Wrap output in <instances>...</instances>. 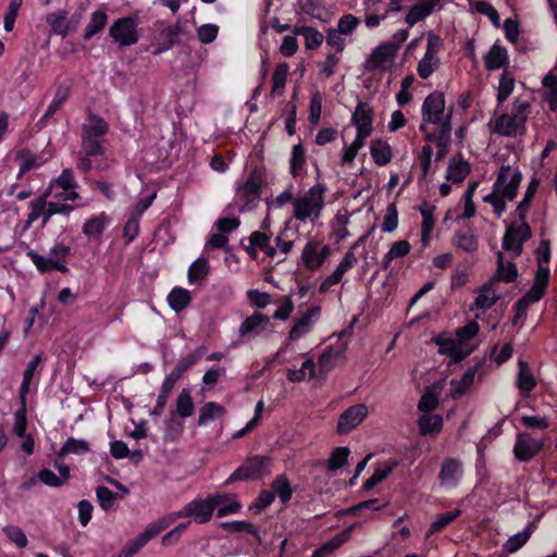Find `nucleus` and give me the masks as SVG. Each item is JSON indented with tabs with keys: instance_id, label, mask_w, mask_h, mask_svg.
<instances>
[{
	"instance_id": "1",
	"label": "nucleus",
	"mask_w": 557,
	"mask_h": 557,
	"mask_svg": "<svg viewBox=\"0 0 557 557\" xmlns=\"http://www.w3.org/2000/svg\"><path fill=\"white\" fill-rule=\"evenodd\" d=\"M530 114V103L516 99L510 113L494 114L488 122L492 133L504 137H521L525 134V123Z\"/></svg>"
},
{
	"instance_id": "2",
	"label": "nucleus",
	"mask_w": 557,
	"mask_h": 557,
	"mask_svg": "<svg viewBox=\"0 0 557 557\" xmlns=\"http://www.w3.org/2000/svg\"><path fill=\"white\" fill-rule=\"evenodd\" d=\"M326 187L315 184L293 201V216L301 222L314 224L321 216L325 206Z\"/></svg>"
},
{
	"instance_id": "3",
	"label": "nucleus",
	"mask_w": 557,
	"mask_h": 557,
	"mask_svg": "<svg viewBox=\"0 0 557 557\" xmlns=\"http://www.w3.org/2000/svg\"><path fill=\"white\" fill-rule=\"evenodd\" d=\"M421 115L420 132H425L430 125L451 127L453 110L446 109L445 96L441 91H433L425 97L421 107Z\"/></svg>"
},
{
	"instance_id": "4",
	"label": "nucleus",
	"mask_w": 557,
	"mask_h": 557,
	"mask_svg": "<svg viewBox=\"0 0 557 557\" xmlns=\"http://www.w3.org/2000/svg\"><path fill=\"white\" fill-rule=\"evenodd\" d=\"M108 132L107 122L96 115H89L82 127V149L88 156H103L104 146L102 137Z\"/></svg>"
},
{
	"instance_id": "5",
	"label": "nucleus",
	"mask_w": 557,
	"mask_h": 557,
	"mask_svg": "<svg viewBox=\"0 0 557 557\" xmlns=\"http://www.w3.org/2000/svg\"><path fill=\"white\" fill-rule=\"evenodd\" d=\"M263 176L260 170H252L245 183L237 187L234 203L239 212L250 210L257 205L261 196Z\"/></svg>"
},
{
	"instance_id": "6",
	"label": "nucleus",
	"mask_w": 557,
	"mask_h": 557,
	"mask_svg": "<svg viewBox=\"0 0 557 557\" xmlns=\"http://www.w3.org/2000/svg\"><path fill=\"white\" fill-rule=\"evenodd\" d=\"M271 473V460L263 456L247 458L226 480L225 485L235 481L260 480Z\"/></svg>"
},
{
	"instance_id": "7",
	"label": "nucleus",
	"mask_w": 557,
	"mask_h": 557,
	"mask_svg": "<svg viewBox=\"0 0 557 557\" xmlns=\"http://www.w3.org/2000/svg\"><path fill=\"white\" fill-rule=\"evenodd\" d=\"M443 46L441 37L433 33L428 34L426 50L417 66V73L422 79L429 78L440 66L438 52Z\"/></svg>"
},
{
	"instance_id": "8",
	"label": "nucleus",
	"mask_w": 557,
	"mask_h": 557,
	"mask_svg": "<svg viewBox=\"0 0 557 557\" xmlns=\"http://www.w3.org/2000/svg\"><path fill=\"white\" fill-rule=\"evenodd\" d=\"M531 228L527 222L511 223L504 235L503 248L518 257L522 252L523 243L531 237Z\"/></svg>"
},
{
	"instance_id": "9",
	"label": "nucleus",
	"mask_w": 557,
	"mask_h": 557,
	"mask_svg": "<svg viewBox=\"0 0 557 557\" xmlns=\"http://www.w3.org/2000/svg\"><path fill=\"white\" fill-rule=\"evenodd\" d=\"M401 0H368L366 2V25L370 28L380 25L391 11L400 10Z\"/></svg>"
},
{
	"instance_id": "10",
	"label": "nucleus",
	"mask_w": 557,
	"mask_h": 557,
	"mask_svg": "<svg viewBox=\"0 0 557 557\" xmlns=\"http://www.w3.org/2000/svg\"><path fill=\"white\" fill-rule=\"evenodd\" d=\"M110 36L121 46H132L138 41L136 18L126 16L116 20L110 27Z\"/></svg>"
},
{
	"instance_id": "11",
	"label": "nucleus",
	"mask_w": 557,
	"mask_h": 557,
	"mask_svg": "<svg viewBox=\"0 0 557 557\" xmlns=\"http://www.w3.org/2000/svg\"><path fill=\"white\" fill-rule=\"evenodd\" d=\"M521 180L522 175L518 169H512L509 165H503L494 186L496 190H500V193L506 196L507 200H512L517 195Z\"/></svg>"
},
{
	"instance_id": "12",
	"label": "nucleus",
	"mask_w": 557,
	"mask_h": 557,
	"mask_svg": "<svg viewBox=\"0 0 557 557\" xmlns=\"http://www.w3.org/2000/svg\"><path fill=\"white\" fill-rule=\"evenodd\" d=\"M331 253L329 246L317 240H309L301 252V261L309 271H315L322 267Z\"/></svg>"
},
{
	"instance_id": "13",
	"label": "nucleus",
	"mask_w": 557,
	"mask_h": 557,
	"mask_svg": "<svg viewBox=\"0 0 557 557\" xmlns=\"http://www.w3.org/2000/svg\"><path fill=\"white\" fill-rule=\"evenodd\" d=\"M463 475L462 462L456 458H445L438 472L442 488L451 490L458 486Z\"/></svg>"
},
{
	"instance_id": "14",
	"label": "nucleus",
	"mask_w": 557,
	"mask_h": 557,
	"mask_svg": "<svg viewBox=\"0 0 557 557\" xmlns=\"http://www.w3.org/2000/svg\"><path fill=\"white\" fill-rule=\"evenodd\" d=\"M396 48L394 45L385 44L376 47L366 60L363 67L367 72L387 70L394 62Z\"/></svg>"
},
{
	"instance_id": "15",
	"label": "nucleus",
	"mask_w": 557,
	"mask_h": 557,
	"mask_svg": "<svg viewBox=\"0 0 557 557\" xmlns=\"http://www.w3.org/2000/svg\"><path fill=\"white\" fill-rule=\"evenodd\" d=\"M271 325L269 317L261 312H253L247 317L238 329L240 342H248L251 338L260 335L264 330Z\"/></svg>"
},
{
	"instance_id": "16",
	"label": "nucleus",
	"mask_w": 557,
	"mask_h": 557,
	"mask_svg": "<svg viewBox=\"0 0 557 557\" xmlns=\"http://www.w3.org/2000/svg\"><path fill=\"white\" fill-rule=\"evenodd\" d=\"M543 448V442L533 438L529 433H519L513 446L515 457L519 461H530Z\"/></svg>"
},
{
	"instance_id": "17",
	"label": "nucleus",
	"mask_w": 557,
	"mask_h": 557,
	"mask_svg": "<svg viewBox=\"0 0 557 557\" xmlns=\"http://www.w3.org/2000/svg\"><path fill=\"white\" fill-rule=\"evenodd\" d=\"M368 416V407L364 404H357L346 409L338 418L337 433L347 434L359 425Z\"/></svg>"
},
{
	"instance_id": "18",
	"label": "nucleus",
	"mask_w": 557,
	"mask_h": 557,
	"mask_svg": "<svg viewBox=\"0 0 557 557\" xmlns=\"http://www.w3.org/2000/svg\"><path fill=\"white\" fill-rule=\"evenodd\" d=\"M221 498V496H211L209 494L206 498H195L189 502L191 517L195 522L203 524L210 521Z\"/></svg>"
},
{
	"instance_id": "19",
	"label": "nucleus",
	"mask_w": 557,
	"mask_h": 557,
	"mask_svg": "<svg viewBox=\"0 0 557 557\" xmlns=\"http://www.w3.org/2000/svg\"><path fill=\"white\" fill-rule=\"evenodd\" d=\"M158 529L150 522L136 537L128 541L116 557H133L138 554L151 540L159 535Z\"/></svg>"
},
{
	"instance_id": "20",
	"label": "nucleus",
	"mask_w": 557,
	"mask_h": 557,
	"mask_svg": "<svg viewBox=\"0 0 557 557\" xmlns=\"http://www.w3.org/2000/svg\"><path fill=\"white\" fill-rule=\"evenodd\" d=\"M319 314L320 307H312L307 310L298 320H296L288 334L289 341L295 342L305 336L311 330L313 319H317Z\"/></svg>"
},
{
	"instance_id": "21",
	"label": "nucleus",
	"mask_w": 557,
	"mask_h": 557,
	"mask_svg": "<svg viewBox=\"0 0 557 557\" xmlns=\"http://www.w3.org/2000/svg\"><path fill=\"white\" fill-rule=\"evenodd\" d=\"M248 239L249 246L247 247V251L252 258H256L258 250H262L265 256L271 259L276 256V248L270 244V238L264 233L259 231L252 232Z\"/></svg>"
},
{
	"instance_id": "22",
	"label": "nucleus",
	"mask_w": 557,
	"mask_h": 557,
	"mask_svg": "<svg viewBox=\"0 0 557 557\" xmlns=\"http://www.w3.org/2000/svg\"><path fill=\"white\" fill-rule=\"evenodd\" d=\"M373 111L367 102H359L352 113L351 122L356 126L357 132H367L371 134Z\"/></svg>"
},
{
	"instance_id": "23",
	"label": "nucleus",
	"mask_w": 557,
	"mask_h": 557,
	"mask_svg": "<svg viewBox=\"0 0 557 557\" xmlns=\"http://www.w3.org/2000/svg\"><path fill=\"white\" fill-rule=\"evenodd\" d=\"M16 159L20 162L17 178L23 177L30 170L37 169L47 162V158H44L41 154H35L28 149L18 151Z\"/></svg>"
},
{
	"instance_id": "24",
	"label": "nucleus",
	"mask_w": 557,
	"mask_h": 557,
	"mask_svg": "<svg viewBox=\"0 0 557 557\" xmlns=\"http://www.w3.org/2000/svg\"><path fill=\"white\" fill-rule=\"evenodd\" d=\"M419 211L422 215L421 242L426 246L435 225V219L433 215L435 206L424 201L419 206Z\"/></svg>"
},
{
	"instance_id": "25",
	"label": "nucleus",
	"mask_w": 557,
	"mask_h": 557,
	"mask_svg": "<svg viewBox=\"0 0 557 557\" xmlns=\"http://www.w3.org/2000/svg\"><path fill=\"white\" fill-rule=\"evenodd\" d=\"M485 67L488 71L499 70L508 64V54L506 48L494 44L484 55Z\"/></svg>"
},
{
	"instance_id": "26",
	"label": "nucleus",
	"mask_w": 557,
	"mask_h": 557,
	"mask_svg": "<svg viewBox=\"0 0 557 557\" xmlns=\"http://www.w3.org/2000/svg\"><path fill=\"white\" fill-rule=\"evenodd\" d=\"M518 367L519 371L517 376V387L524 396L528 397L530 393L535 388L536 380L532 374L528 362L519 360Z\"/></svg>"
},
{
	"instance_id": "27",
	"label": "nucleus",
	"mask_w": 557,
	"mask_h": 557,
	"mask_svg": "<svg viewBox=\"0 0 557 557\" xmlns=\"http://www.w3.org/2000/svg\"><path fill=\"white\" fill-rule=\"evenodd\" d=\"M49 196L50 189H46L41 196L33 199L28 203L30 211L27 214L25 228H28L39 218H42V220L45 219V215L47 214V199Z\"/></svg>"
},
{
	"instance_id": "28",
	"label": "nucleus",
	"mask_w": 557,
	"mask_h": 557,
	"mask_svg": "<svg viewBox=\"0 0 557 557\" xmlns=\"http://www.w3.org/2000/svg\"><path fill=\"white\" fill-rule=\"evenodd\" d=\"M110 223V218L104 212L88 219L83 225V233L87 237H99Z\"/></svg>"
},
{
	"instance_id": "29",
	"label": "nucleus",
	"mask_w": 557,
	"mask_h": 557,
	"mask_svg": "<svg viewBox=\"0 0 557 557\" xmlns=\"http://www.w3.org/2000/svg\"><path fill=\"white\" fill-rule=\"evenodd\" d=\"M370 153L375 164L383 166L392 160V148L382 139H373L370 144Z\"/></svg>"
},
{
	"instance_id": "30",
	"label": "nucleus",
	"mask_w": 557,
	"mask_h": 557,
	"mask_svg": "<svg viewBox=\"0 0 557 557\" xmlns=\"http://www.w3.org/2000/svg\"><path fill=\"white\" fill-rule=\"evenodd\" d=\"M470 172V164L461 158H451L447 168L446 178L453 183H461Z\"/></svg>"
},
{
	"instance_id": "31",
	"label": "nucleus",
	"mask_w": 557,
	"mask_h": 557,
	"mask_svg": "<svg viewBox=\"0 0 557 557\" xmlns=\"http://www.w3.org/2000/svg\"><path fill=\"white\" fill-rule=\"evenodd\" d=\"M226 409L215 403L208 401L199 409L198 425H207L210 421L224 417Z\"/></svg>"
},
{
	"instance_id": "32",
	"label": "nucleus",
	"mask_w": 557,
	"mask_h": 557,
	"mask_svg": "<svg viewBox=\"0 0 557 557\" xmlns=\"http://www.w3.org/2000/svg\"><path fill=\"white\" fill-rule=\"evenodd\" d=\"M211 496H221V500H219V504L216 506L218 517H225L228 515L238 513L242 509V504L236 499V496L233 494H226V493H214L211 494Z\"/></svg>"
},
{
	"instance_id": "33",
	"label": "nucleus",
	"mask_w": 557,
	"mask_h": 557,
	"mask_svg": "<svg viewBox=\"0 0 557 557\" xmlns=\"http://www.w3.org/2000/svg\"><path fill=\"white\" fill-rule=\"evenodd\" d=\"M436 343L438 345L440 352L451 356L455 361L463 359L469 354V351L463 350V346L458 339L440 338Z\"/></svg>"
},
{
	"instance_id": "34",
	"label": "nucleus",
	"mask_w": 557,
	"mask_h": 557,
	"mask_svg": "<svg viewBox=\"0 0 557 557\" xmlns=\"http://www.w3.org/2000/svg\"><path fill=\"white\" fill-rule=\"evenodd\" d=\"M27 256L40 272H49L52 270H58L62 273L69 272V268L65 264L54 261V259L49 256L44 257L34 251H29Z\"/></svg>"
},
{
	"instance_id": "35",
	"label": "nucleus",
	"mask_w": 557,
	"mask_h": 557,
	"mask_svg": "<svg viewBox=\"0 0 557 557\" xmlns=\"http://www.w3.org/2000/svg\"><path fill=\"white\" fill-rule=\"evenodd\" d=\"M444 381H438L423 394L419 400L418 408L421 411L430 412L434 410L438 405L437 394L443 389Z\"/></svg>"
},
{
	"instance_id": "36",
	"label": "nucleus",
	"mask_w": 557,
	"mask_h": 557,
	"mask_svg": "<svg viewBox=\"0 0 557 557\" xmlns=\"http://www.w3.org/2000/svg\"><path fill=\"white\" fill-rule=\"evenodd\" d=\"M191 301L190 292L182 288L174 287L168 295L169 306L175 311H183Z\"/></svg>"
},
{
	"instance_id": "37",
	"label": "nucleus",
	"mask_w": 557,
	"mask_h": 557,
	"mask_svg": "<svg viewBox=\"0 0 557 557\" xmlns=\"http://www.w3.org/2000/svg\"><path fill=\"white\" fill-rule=\"evenodd\" d=\"M108 22V15L106 11L98 10L91 13L90 20L85 27L84 38L86 40L91 39L95 35L100 33Z\"/></svg>"
},
{
	"instance_id": "38",
	"label": "nucleus",
	"mask_w": 557,
	"mask_h": 557,
	"mask_svg": "<svg viewBox=\"0 0 557 557\" xmlns=\"http://www.w3.org/2000/svg\"><path fill=\"white\" fill-rule=\"evenodd\" d=\"M294 34L304 36L305 46L310 50L319 48L324 40L323 34L310 26H298L294 29Z\"/></svg>"
},
{
	"instance_id": "39",
	"label": "nucleus",
	"mask_w": 557,
	"mask_h": 557,
	"mask_svg": "<svg viewBox=\"0 0 557 557\" xmlns=\"http://www.w3.org/2000/svg\"><path fill=\"white\" fill-rule=\"evenodd\" d=\"M410 249L411 246L407 240H397L393 243L389 250L381 261L382 269L387 270L394 259L407 256L410 252Z\"/></svg>"
},
{
	"instance_id": "40",
	"label": "nucleus",
	"mask_w": 557,
	"mask_h": 557,
	"mask_svg": "<svg viewBox=\"0 0 557 557\" xmlns=\"http://www.w3.org/2000/svg\"><path fill=\"white\" fill-rule=\"evenodd\" d=\"M175 382H176V377L171 374V375H168L164 381L162 382V385H161V388H160V392H159V395H158V398H157V404L152 410V414L153 416H159L166 403H168V398L175 385Z\"/></svg>"
},
{
	"instance_id": "41",
	"label": "nucleus",
	"mask_w": 557,
	"mask_h": 557,
	"mask_svg": "<svg viewBox=\"0 0 557 557\" xmlns=\"http://www.w3.org/2000/svg\"><path fill=\"white\" fill-rule=\"evenodd\" d=\"M532 529L530 525L525 527L521 532H518L510 536L503 545V549L508 554H513L523 547L530 540Z\"/></svg>"
},
{
	"instance_id": "42",
	"label": "nucleus",
	"mask_w": 557,
	"mask_h": 557,
	"mask_svg": "<svg viewBox=\"0 0 557 557\" xmlns=\"http://www.w3.org/2000/svg\"><path fill=\"white\" fill-rule=\"evenodd\" d=\"M289 66L286 62H282L276 65L272 76V90L273 97L281 96L284 91Z\"/></svg>"
},
{
	"instance_id": "43",
	"label": "nucleus",
	"mask_w": 557,
	"mask_h": 557,
	"mask_svg": "<svg viewBox=\"0 0 557 557\" xmlns=\"http://www.w3.org/2000/svg\"><path fill=\"white\" fill-rule=\"evenodd\" d=\"M54 187H58L60 189L67 190L78 187V183L75 178V174L72 169H64L62 170L61 174L53 181L50 182L47 189H50V194L52 193V189Z\"/></svg>"
},
{
	"instance_id": "44",
	"label": "nucleus",
	"mask_w": 557,
	"mask_h": 557,
	"mask_svg": "<svg viewBox=\"0 0 557 557\" xmlns=\"http://www.w3.org/2000/svg\"><path fill=\"white\" fill-rule=\"evenodd\" d=\"M348 539V533L343 532L317 548L311 557H327L339 548Z\"/></svg>"
},
{
	"instance_id": "45",
	"label": "nucleus",
	"mask_w": 557,
	"mask_h": 557,
	"mask_svg": "<svg viewBox=\"0 0 557 557\" xmlns=\"http://www.w3.org/2000/svg\"><path fill=\"white\" fill-rule=\"evenodd\" d=\"M494 284H495V282H491L488 284H485L481 288L478 297L475 298V302H474L476 308L488 309L495 305V302L497 301V299L499 297L493 289Z\"/></svg>"
},
{
	"instance_id": "46",
	"label": "nucleus",
	"mask_w": 557,
	"mask_h": 557,
	"mask_svg": "<svg viewBox=\"0 0 557 557\" xmlns=\"http://www.w3.org/2000/svg\"><path fill=\"white\" fill-rule=\"evenodd\" d=\"M195 405L188 388L182 389L176 399V413L182 418L194 414Z\"/></svg>"
},
{
	"instance_id": "47",
	"label": "nucleus",
	"mask_w": 557,
	"mask_h": 557,
	"mask_svg": "<svg viewBox=\"0 0 557 557\" xmlns=\"http://www.w3.org/2000/svg\"><path fill=\"white\" fill-rule=\"evenodd\" d=\"M187 517H191V509L189 503L186 504L183 509L171 512L168 516H164L156 521H152V523L158 529L159 533H161L163 530H165L172 523H174L177 519Z\"/></svg>"
},
{
	"instance_id": "48",
	"label": "nucleus",
	"mask_w": 557,
	"mask_h": 557,
	"mask_svg": "<svg viewBox=\"0 0 557 557\" xmlns=\"http://www.w3.org/2000/svg\"><path fill=\"white\" fill-rule=\"evenodd\" d=\"M497 261H498L497 274H496V278L493 282H496V281L513 282L518 274L516 264L513 262L504 263V258H503L502 252H498Z\"/></svg>"
},
{
	"instance_id": "49",
	"label": "nucleus",
	"mask_w": 557,
	"mask_h": 557,
	"mask_svg": "<svg viewBox=\"0 0 557 557\" xmlns=\"http://www.w3.org/2000/svg\"><path fill=\"white\" fill-rule=\"evenodd\" d=\"M209 272V263L206 259L195 260L188 269V282L196 284L202 282Z\"/></svg>"
},
{
	"instance_id": "50",
	"label": "nucleus",
	"mask_w": 557,
	"mask_h": 557,
	"mask_svg": "<svg viewBox=\"0 0 557 557\" xmlns=\"http://www.w3.org/2000/svg\"><path fill=\"white\" fill-rule=\"evenodd\" d=\"M47 23L54 34L65 37L69 34V23L64 11H58L47 16Z\"/></svg>"
},
{
	"instance_id": "51",
	"label": "nucleus",
	"mask_w": 557,
	"mask_h": 557,
	"mask_svg": "<svg viewBox=\"0 0 557 557\" xmlns=\"http://www.w3.org/2000/svg\"><path fill=\"white\" fill-rule=\"evenodd\" d=\"M442 426L443 419L438 414H423L419 420L420 433L422 435L437 433Z\"/></svg>"
},
{
	"instance_id": "52",
	"label": "nucleus",
	"mask_w": 557,
	"mask_h": 557,
	"mask_svg": "<svg viewBox=\"0 0 557 557\" xmlns=\"http://www.w3.org/2000/svg\"><path fill=\"white\" fill-rule=\"evenodd\" d=\"M461 515L460 509H455L451 511H447L445 513L440 515L431 524L426 532V536H431L440 531H442L445 527L451 523L455 519H457Z\"/></svg>"
},
{
	"instance_id": "53",
	"label": "nucleus",
	"mask_w": 557,
	"mask_h": 557,
	"mask_svg": "<svg viewBox=\"0 0 557 557\" xmlns=\"http://www.w3.org/2000/svg\"><path fill=\"white\" fill-rule=\"evenodd\" d=\"M87 451H89V444L87 441L70 437L66 440L58 455L59 457H63L67 454L84 455Z\"/></svg>"
},
{
	"instance_id": "54",
	"label": "nucleus",
	"mask_w": 557,
	"mask_h": 557,
	"mask_svg": "<svg viewBox=\"0 0 557 557\" xmlns=\"http://www.w3.org/2000/svg\"><path fill=\"white\" fill-rule=\"evenodd\" d=\"M306 164V158H305V149L301 145H295L292 150L290 160H289V168H290V174L294 177H297L304 172Z\"/></svg>"
},
{
	"instance_id": "55",
	"label": "nucleus",
	"mask_w": 557,
	"mask_h": 557,
	"mask_svg": "<svg viewBox=\"0 0 557 557\" xmlns=\"http://www.w3.org/2000/svg\"><path fill=\"white\" fill-rule=\"evenodd\" d=\"M70 88L67 86H59L55 90L53 99L51 100L47 111L45 112L42 120H48L58 110L61 109L63 103L66 101L69 97Z\"/></svg>"
},
{
	"instance_id": "56",
	"label": "nucleus",
	"mask_w": 557,
	"mask_h": 557,
	"mask_svg": "<svg viewBox=\"0 0 557 557\" xmlns=\"http://www.w3.org/2000/svg\"><path fill=\"white\" fill-rule=\"evenodd\" d=\"M424 139L428 143H434L436 146L445 147L448 141H451V127H436L434 132H430L426 127Z\"/></svg>"
},
{
	"instance_id": "57",
	"label": "nucleus",
	"mask_w": 557,
	"mask_h": 557,
	"mask_svg": "<svg viewBox=\"0 0 557 557\" xmlns=\"http://www.w3.org/2000/svg\"><path fill=\"white\" fill-rule=\"evenodd\" d=\"M455 245L467 252H474L478 249L476 236L471 231H460L455 236Z\"/></svg>"
},
{
	"instance_id": "58",
	"label": "nucleus",
	"mask_w": 557,
	"mask_h": 557,
	"mask_svg": "<svg viewBox=\"0 0 557 557\" xmlns=\"http://www.w3.org/2000/svg\"><path fill=\"white\" fill-rule=\"evenodd\" d=\"M41 362V354H38L33 360H30L26 367V370L23 374V381L20 388L21 397L24 398L25 395L29 392V385L34 377L35 372L37 371L39 364Z\"/></svg>"
},
{
	"instance_id": "59",
	"label": "nucleus",
	"mask_w": 557,
	"mask_h": 557,
	"mask_svg": "<svg viewBox=\"0 0 557 557\" xmlns=\"http://www.w3.org/2000/svg\"><path fill=\"white\" fill-rule=\"evenodd\" d=\"M338 356V350L332 347L325 348L318 361V368L322 375H326L335 367V360Z\"/></svg>"
},
{
	"instance_id": "60",
	"label": "nucleus",
	"mask_w": 557,
	"mask_h": 557,
	"mask_svg": "<svg viewBox=\"0 0 557 557\" xmlns=\"http://www.w3.org/2000/svg\"><path fill=\"white\" fill-rule=\"evenodd\" d=\"M515 87V78L513 76L508 73L504 72L499 79L498 85V94H497V102L498 106L503 104L506 99L510 96Z\"/></svg>"
},
{
	"instance_id": "61",
	"label": "nucleus",
	"mask_w": 557,
	"mask_h": 557,
	"mask_svg": "<svg viewBox=\"0 0 557 557\" xmlns=\"http://www.w3.org/2000/svg\"><path fill=\"white\" fill-rule=\"evenodd\" d=\"M349 455L350 450L348 447L343 446L334 448L329 459V469L331 471H336L337 469L342 468L345 463H347Z\"/></svg>"
},
{
	"instance_id": "62",
	"label": "nucleus",
	"mask_w": 557,
	"mask_h": 557,
	"mask_svg": "<svg viewBox=\"0 0 557 557\" xmlns=\"http://www.w3.org/2000/svg\"><path fill=\"white\" fill-rule=\"evenodd\" d=\"M96 495L100 507L106 511L113 508L115 500L119 498V494L112 492L107 486H99L96 490Z\"/></svg>"
},
{
	"instance_id": "63",
	"label": "nucleus",
	"mask_w": 557,
	"mask_h": 557,
	"mask_svg": "<svg viewBox=\"0 0 557 557\" xmlns=\"http://www.w3.org/2000/svg\"><path fill=\"white\" fill-rule=\"evenodd\" d=\"M272 488L275 494L280 497L282 503H287L292 498V487L285 478V475H278L272 483Z\"/></svg>"
},
{
	"instance_id": "64",
	"label": "nucleus",
	"mask_w": 557,
	"mask_h": 557,
	"mask_svg": "<svg viewBox=\"0 0 557 557\" xmlns=\"http://www.w3.org/2000/svg\"><path fill=\"white\" fill-rule=\"evenodd\" d=\"M359 23H360L359 18L356 17L355 15L345 14L338 20L337 26L335 27V29H336V32H339L341 34L348 37L355 32V29L357 28Z\"/></svg>"
}]
</instances>
